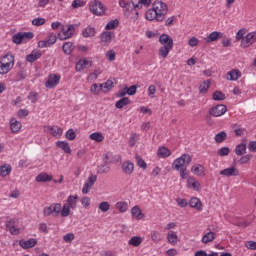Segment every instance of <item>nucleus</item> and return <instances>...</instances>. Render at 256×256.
<instances>
[{
	"instance_id": "obj_1",
	"label": "nucleus",
	"mask_w": 256,
	"mask_h": 256,
	"mask_svg": "<svg viewBox=\"0 0 256 256\" xmlns=\"http://www.w3.org/2000/svg\"><path fill=\"white\" fill-rule=\"evenodd\" d=\"M15 67V56L8 52L0 57V75H7Z\"/></svg>"
},
{
	"instance_id": "obj_2",
	"label": "nucleus",
	"mask_w": 256,
	"mask_h": 256,
	"mask_svg": "<svg viewBox=\"0 0 256 256\" xmlns=\"http://www.w3.org/2000/svg\"><path fill=\"white\" fill-rule=\"evenodd\" d=\"M78 203H79L78 195L68 196L66 203L63 204L62 206L61 217H69V215H71V211H75V209H77Z\"/></svg>"
},
{
	"instance_id": "obj_3",
	"label": "nucleus",
	"mask_w": 256,
	"mask_h": 256,
	"mask_svg": "<svg viewBox=\"0 0 256 256\" xmlns=\"http://www.w3.org/2000/svg\"><path fill=\"white\" fill-rule=\"evenodd\" d=\"M191 161H193V157H191L189 154H182L173 161L172 167L174 171L187 169L189 165H191Z\"/></svg>"
},
{
	"instance_id": "obj_4",
	"label": "nucleus",
	"mask_w": 256,
	"mask_h": 256,
	"mask_svg": "<svg viewBox=\"0 0 256 256\" xmlns=\"http://www.w3.org/2000/svg\"><path fill=\"white\" fill-rule=\"evenodd\" d=\"M61 211H63L61 203H52L50 206L44 207L43 215L44 217H59Z\"/></svg>"
},
{
	"instance_id": "obj_5",
	"label": "nucleus",
	"mask_w": 256,
	"mask_h": 256,
	"mask_svg": "<svg viewBox=\"0 0 256 256\" xmlns=\"http://www.w3.org/2000/svg\"><path fill=\"white\" fill-rule=\"evenodd\" d=\"M156 15H158V21H163L167 15V4L162 1H155L152 5Z\"/></svg>"
},
{
	"instance_id": "obj_6",
	"label": "nucleus",
	"mask_w": 256,
	"mask_h": 256,
	"mask_svg": "<svg viewBox=\"0 0 256 256\" xmlns=\"http://www.w3.org/2000/svg\"><path fill=\"white\" fill-rule=\"evenodd\" d=\"M73 33H75V26L73 24H67L62 27L61 33L58 34L60 41H65L67 39H71L73 37Z\"/></svg>"
},
{
	"instance_id": "obj_7",
	"label": "nucleus",
	"mask_w": 256,
	"mask_h": 256,
	"mask_svg": "<svg viewBox=\"0 0 256 256\" xmlns=\"http://www.w3.org/2000/svg\"><path fill=\"white\" fill-rule=\"evenodd\" d=\"M33 37V32H19L12 37V41L15 45H21V43L29 41V39H33Z\"/></svg>"
},
{
	"instance_id": "obj_8",
	"label": "nucleus",
	"mask_w": 256,
	"mask_h": 256,
	"mask_svg": "<svg viewBox=\"0 0 256 256\" xmlns=\"http://www.w3.org/2000/svg\"><path fill=\"white\" fill-rule=\"evenodd\" d=\"M89 9L91 13L97 16L105 15V6L103 3L95 0L90 3Z\"/></svg>"
},
{
	"instance_id": "obj_9",
	"label": "nucleus",
	"mask_w": 256,
	"mask_h": 256,
	"mask_svg": "<svg viewBox=\"0 0 256 256\" xmlns=\"http://www.w3.org/2000/svg\"><path fill=\"white\" fill-rule=\"evenodd\" d=\"M60 81H61V75H59V74H49L48 79L45 82V87L47 89H53L54 87H57V85H59Z\"/></svg>"
},
{
	"instance_id": "obj_10",
	"label": "nucleus",
	"mask_w": 256,
	"mask_h": 256,
	"mask_svg": "<svg viewBox=\"0 0 256 256\" xmlns=\"http://www.w3.org/2000/svg\"><path fill=\"white\" fill-rule=\"evenodd\" d=\"M255 41H256V33L255 32H249L242 39L240 47H242V49H247V47H251V45H253V43H255Z\"/></svg>"
},
{
	"instance_id": "obj_11",
	"label": "nucleus",
	"mask_w": 256,
	"mask_h": 256,
	"mask_svg": "<svg viewBox=\"0 0 256 256\" xmlns=\"http://www.w3.org/2000/svg\"><path fill=\"white\" fill-rule=\"evenodd\" d=\"M220 175H222V177H227L228 179L230 177H239V168L235 165L230 166L221 170Z\"/></svg>"
},
{
	"instance_id": "obj_12",
	"label": "nucleus",
	"mask_w": 256,
	"mask_h": 256,
	"mask_svg": "<svg viewBox=\"0 0 256 256\" xmlns=\"http://www.w3.org/2000/svg\"><path fill=\"white\" fill-rule=\"evenodd\" d=\"M209 113L212 115V117H221L227 113V106L225 104L213 106Z\"/></svg>"
},
{
	"instance_id": "obj_13",
	"label": "nucleus",
	"mask_w": 256,
	"mask_h": 256,
	"mask_svg": "<svg viewBox=\"0 0 256 256\" xmlns=\"http://www.w3.org/2000/svg\"><path fill=\"white\" fill-rule=\"evenodd\" d=\"M93 65V61L89 58H81L77 63H76V71L78 73H81V71H85V69H89Z\"/></svg>"
},
{
	"instance_id": "obj_14",
	"label": "nucleus",
	"mask_w": 256,
	"mask_h": 256,
	"mask_svg": "<svg viewBox=\"0 0 256 256\" xmlns=\"http://www.w3.org/2000/svg\"><path fill=\"white\" fill-rule=\"evenodd\" d=\"M95 181H97L96 175H91L88 177L87 181L84 183L83 188H82L83 195H87V193H89V191H91V186L95 185Z\"/></svg>"
},
{
	"instance_id": "obj_15",
	"label": "nucleus",
	"mask_w": 256,
	"mask_h": 256,
	"mask_svg": "<svg viewBox=\"0 0 256 256\" xmlns=\"http://www.w3.org/2000/svg\"><path fill=\"white\" fill-rule=\"evenodd\" d=\"M186 187L188 189H193L194 191H201V183H199L193 176L188 177Z\"/></svg>"
},
{
	"instance_id": "obj_16",
	"label": "nucleus",
	"mask_w": 256,
	"mask_h": 256,
	"mask_svg": "<svg viewBox=\"0 0 256 256\" xmlns=\"http://www.w3.org/2000/svg\"><path fill=\"white\" fill-rule=\"evenodd\" d=\"M159 43L162 47H174L173 38L169 34H161L159 36Z\"/></svg>"
},
{
	"instance_id": "obj_17",
	"label": "nucleus",
	"mask_w": 256,
	"mask_h": 256,
	"mask_svg": "<svg viewBox=\"0 0 256 256\" xmlns=\"http://www.w3.org/2000/svg\"><path fill=\"white\" fill-rule=\"evenodd\" d=\"M121 169H122V173H124V175H132L133 171H135V164H133V162L127 160L122 163Z\"/></svg>"
},
{
	"instance_id": "obj_18",
	"label": "nucleus",
	"mask_w": 256,
	"mask_h": 256,
	"mask_svg": "<svg viewBox=\"0 0 256 256\" xmlns=\"http://www.w3.org/2000/svg\"><path fill=\"white\" fill-rule=\"evenodd\" d=\"M207 231L208 232L205 233L201 239L204 245H207L208 243H213V241H215V238L217 237V234L211 231V228H207Z\"/></svg>"
},
{
	"instance_id": "obj_19",
	"label": "nucleus",
	"mask_w": 256,
	"mask_h": 256,
	"mask_svg": "<svg viewBox=\"0 0 256 256\" xmlns=\"http://www.w3.org/2000/svg\"><path fill=\"white\" fill-rule=\"evenodd\" d=\"M132 219H135L136 221H141V219H145V215L143 214V211H141V208L139 206H134L130 210Z\"/></svg>"
},
{
	"instance_id": "obj_20",
	"label": "nucleus",
	"mask_w": 256,
	"mask_h": 256,
	"mask_svg": "<svg viewBox=\"0 0 256 256\" xmlns=\"http://www.w3.org/2000/svg\"><path fill=\"white\" fill-rule=\"evenodd\" d=\"M41 50L39 49H34L31 51L30 54H28L26 56V61L28 63H35V61H37V59H41Z\"/></svg>"
},
{
	"instance_id": "obj_21",
	"label": "nucleus",
	"mask_w": 256,
	"mask_h": 256,
	"mask_svg": "<svg viewBox=\"0 0 256 256\" xmlns=\"http://www.w3.org/2000/svg\"><path fill=\"white\" fill-rule=\"evenodd\" d=\"M191 173L197 177H203L205 175V166L201 164H194L191 167Z\"/></svg>"
},
{
	"instance_id": "obj_22",
	"label": "nucleus",
	"mask_w": 256,
	"mask_h": 256,
	"mask_svg": "<svg viewBox=\"0 0 256 256\" xmlns=\"http://www.w3.org/2000/svg\"><path fill=\"white\" fill-rule=\"evenodd\" d=\"M19 245L22 247V249H31L37 245V239L30 238L28 240H20Z\"/></svg>"
},
{
	"instance_id": "obj_23",
	"label": "nucleus",
	"mask_w": 256,
	"mask_h": 256,
	"mask_svg": "<svg viewBox=\"0 0 256 256\" xmlns=\"http://www.w3.org/2000/svg\"><path fill=\"white\" fill-rule=\"evenodd\" d=\"M119 6L126 11H135V9H137V4H135L133 1L127 2L125 0H120Z\"/></svg>"
},
{
	"instance_id": "obj_24",
	"label": "nucleus",
	"mask_w": 256,
	"mask_h": 256,
	"mask_svg": "<svg viewBox=\"0 0 256 256\" xmlns=\"http://www.w3.org/2000/svg\"><path fill=\"white\" fill-rule=\"evenodd\" d=\"M9 124L12 133H19L21 131V127H23L21 122L18 121L16 118H11Z\"/></svg>"
},
{
	"instance_id": "obj_25",
	"label": "nucleus",
	"mask_w": 256,
	"mask_h": 256,
	"mask_svg": "<svg viewBox=\"0 0 256 256\" xmlns=\"http://www.w3.org/2000/svg\"><path fill=\"white\" fill-rule=\"evenodd\" d=\"M222 38H223V33L214 31L210 33L207 37H205L204 41H206V43H213L215 41H218V39H222Z\"/></svg>"
},
{
	"instance_id": "obj_26",
	"label": "nucleus",
	"mask_w": 256,
	"mask_h": 256,
	"mask_svg": "<svg viewBox=\"0 0 256 256\" xmlns=\"http://www.w3.org/2000/svg\"><path fill=\"white\" fill-rule=\"evenodd\" d=\"M6 229L10 231L11 235H19L21 229L15 226V220H10L6 223Z\"/></svg>"
},
{
	"instance_id": "obj_27",
	"label": "nucleus",
	"mask_w": 256,
	"mask_h": 256,
	"mask_svg": "<svg viewBox=\"0 0 256 256\" xmlns=\"http://www.w3.org/2000/svg\"><path fill=\"white\" fill-rule=\"evenodd\" d=\"M173 48L172 47H169V46H161L159 49H158V57L160 59H167V57H169V53H171V50Z\"/></svg>"
},
{
	"instance_id": "obj_28",
	"label": "nucleus",
	"mask_w": 256,
	"mask_h": 256,
	"mask_svg": "<svg viewBox=\"0 0 256 256\" xmlns=\"http://www.w3.org/2000/svg\"><path fill=\"white\" fill-rule=\"evenodd\" d=\"M194 256H233V255L229 252H222L220 255H219V252H211L207 254V252L200 250V251H197L194 254Z\"/></svg>"
},
{
	"instance_id": "obj_29",
	"label": "nucleus",
	"mask_w": 256,
	"mask_h": 256,
	"mask_svg": "<svg viewBox=\"0 0 256 256\" xmlns=\"http://www.w3.org/2000/svg\"><path fill=\"white\" fill-rule=\"evenodd\" d=\"M46 130L52 135L53 137H61L63 135V129L58 126H48Z\"/></svg>"
},
{
	"instance_id": "obj_30",
	"label": "nucleus",
	"mask_w": 256,
	"mask_h": 256,
	"mask_svg": "<svg viewBox=\"0 0 256 256\" xmlns=\"http://www.w3.org/2000/svg\"><path fill=\"white\" fill-rule=\"evenodd\" d=\"M36 181L37 183H49V181H53V176L42 172L36 176Z\"/></svg>"
},
{
	"instance_id": "obj_31",
	"label": "nucleus",
	"mask_w": 256,
	"mask_h": 256,
	"mask_svg": "<svg viewBox=\"0 0 256 256\" xmlns=\"http://www.w3.org/2000/svg\"><path fill=\"white\" fill-rule=\"evenodd\" d=\"M239 78H241V71L239 69H233L227 72V81H237Z\"/></svg>"
},
{
	"instance_id": "obj_32",
	"label": "nucleus",
	"mask_w": 256,
	"mask_h": 256,
	"mask_svg": "<svg viewBox=\"0 0 256 256\" xmlns=\"http://www.w3.org/2000/svg\"><path fill=\"white\" fill-rule=\"evenodd\" d=\"M157 155L160 159H167V157H171V150L165 146H161L158 148Z\"/></svg>"
},
{
	"instance_id": "obj_33",
	"label": "nucleus",
	"mask_w": 256,
	"mask_h": 256,
	"mask_svg": "<svg viewBox=\"0 0 256 256\" xmlns=\"http://www.w3.org/2000/svg\"><path fill=\"white\" fill-rule=\"evenodd\" d=\"M56 147L67 153L68 155H71V146H69V142L67 141H57Z\"/></svg>"
},
{
	"instance_id": "obj_34",
	"label": "nucleus",
	"mask_w": 256,
	"mask_h": 256,
	"mask_svg": "<svg viewBox=\"0 0 256 256\" xmlns=\"http://www.w3.org/2000/svg\"><path fill=\"white\" fill-rule=\"evenodd\" d=\"M11 171H13L11 164H3L0 166V177H7L11 175Z\"/></svg>"
},
{
	"instance_id": "obj_35",
	"label": "nucleus",
	"mask_w": 256,
	"mask_h": 256,
	"mask_svg": "<svg viewBox=\"0 0 256 256\" xmlns=\"http://www.w3.org/2000/svg\"><path fill=\"white\" fill-rule=\"evenodd\" d=\"M189 205L190 207H192V209H196L197 211H201V208L203 207L201 200H199V198L197 197L191 198L189 201Z\"/></svg>"
},
{
	"instance_id": "obj_36",
	"label": "nucleus",
	"mask_w": 256,
	"mask_h": 256,
	"mask_svg": "<svg viewBox=\"0 0 256 256\" xmlns=\"http://www.w3.org/2000/svg\"><path fill=\"white\" fill-rule=\"evenodd\" d=\"M179 240V236H177V232L169 231L167 233V241L170 245H177V241Z\"/></svg>"
},
{
	"instance_id": "obj_37",
	"label": "nucleus",
	"mask_w": 256,
	"mask_h": 256,
	"mask_svg": "<svg viewBox=\"0 0 256 256\" xmlns=\"http://www.w3.org/2000/svg\"><path fill=\"white\" fill-rule=\"evenodd\" d=\"M145 17L147 21H159V16L156 14L153 8L147 10Z\"/></svg>"
},
{
	"instance_id": "obj_38",
	"label": "nucleus",
	"mask_w": 256,
	"mask_h": 256,
	"mask_svg": "<svg viewBox=\"0 0 256 256\" xmlns=\"http://www.w3.org/2000/svg\"><path fill=\"white\" fill-rule=\"evenodd\" d=\"M141 243H143V238L141 236H133L128 241V245H131L132 247H140Z\"/></svg>"
},
{
	"instance_id": "obj_39",
	"label": "nucleus",
	"mask_w": 256,
	"mask_h": 256,
	"mask_svg": "<svg viewBox=\"0 0 256 256\" xmlns=\"http://www.w3.org/2000/svg\"><path fill=\"white\" fill-rule=\"evenodd\" d=\"M73 49H75L73 42H65L62 46V51L65 55H71V53H73Z\"/></svg>"
},
{
	"instance_id": "obj_40",
	"label": "nucleus",
	"mask_w": 256,
	"mask_h": 256,
	"mask_svg": "<svg viewBox=\"0 0 256 256\" xmlns=\"http://www.w3.org/2000/svg\"><path fill=\"white\" fill-rule=\"evenodd\" d=\"M116 209H118L120 213H127V211H129V204L125 201H119L116 203Z\"/></svg>"
},
{
	"instance_id": "obj_41",
	"label": "nucleus",
	"mask_w": 256,
	"mask_h": 256,
	"mask_svg": "<svg viewBox=\"0 0 256 256\" xmlns=\"http://www.w3.org/2000/svg\"><path fill=\"white\" fill-rule=\"evenodd\" d=\"M89 137L92 141H96V143H102L105 140V136L101 132H94Z\"/></svg>"
},
{
	"instance_id": "obj_42",
	"label": "nucleus",
	"mask_w": 256,
	"mask_h": 256,
	"mask_svg": "<svg viewBox=\"0 0 256 256\" xmlns=\"http://www.w3.org/2000/svg\"><path fill=\"white\" fill-rule=\"evenodd\" d=\"M246 152H247V145L245 143L238 144L235 148V153L239 157H241V155H245Z\"/></svg>"
},
{
	"instance_id": "obj_43",
	"label": "nucleus",
	"mask_w": 256,
	"mask_h": 256,
	"mask_svg": "<svg viewBox=\"0 0 256 256\" xmlns=\"http://www.w3.org/2000/svg\"><path fill=\"white\" fill-rule=\"evenodd\" d=\"M150 237L153 243H159L160 241H163V236H161V233L156 230L151 231Z\"/></svg>"
},
{
	"instance_id": "obj_44",
	"label": "nucleus",
	"mask_w": 256,
	"mask_h": 256,
	"mask_svg": "<svg viewBox=\"0 0 256 256\" xmlns=\"http://www.w3.org/2000/svg\"><path fill=\"white\" fill-rule=\"evenodd\" d=\"M129 103H131V101L129 100V98L124 97V98L118 100V101L115 103V107H116V109H123V107H126V105H129Z\"/></svg>"
},
{
	"instance_id": "obj_45",
	"label": "nucleus",
	"mask_w": 256,
	"mask_h": 256,
	"mask_svg": "<svg viewBox=\"0 0 256 256\" xmlns=\"http://www.w3.org/2000/svg\"><path fill=\"white\" fill-rule=\"evenodd\" d=\"M111 39H113L111 32L106 31L100 34V41H102V43H111Z\"/></svg>"
},
{
	"instance_id": "obj_46",
	"label": "nucleus",
	"mask_w": 256,
	"mask_h": 256,
	"mask_svg": "<svg viewBox=\"0 0 256 256\" xmlns=\"http://www.w3.org/2000/svg\"><path fill=\"white\" fill-rule=\"evenodd\" d=\"M225 139H227V133L225 131H221L214 136L216 143H223Z\"/></svg>"
},
{
	"instance_id": "obj_47",
	"label": "nucleus",
	"mask_w": 256,
	"mask_h": 256,
	"mask_svg": "<svg viewBox=\"0 0 256 256\" xmlns=\"http://www.w3.org/2000/svg\"><path fill=\"white\" fill-rule=\"evenodd\" d=\"M82 35L86 38L95 37V28L88 26L83 30Z\"/></svg>"
},
{
	"instance_id": "obj_48",
	"label": "nucleus",
	"mask_w": 256,
	"mask_h": 256,
	"mask_svg": "<svg viewBox=\"0 0 256 256\" xmlns=\"http://www.w3.org/2000/svg\"><path fill=\"white\" fill-rule=\"evenodd\" d=\"M209 87H211V82L209 80L202 82L199 86V93H207Z\"/></svg>"
},
{
	"instance_id": "obj_49",
	"label": "nucleus",
	"mask_w": 256,
	"mask_h": 256,
	"mask_svg": "<svg viewBox=\"0 0 256 256\" xmlns=\"http://www.w3.org/2000/svg\"><path fill=\"white\" fill-rule=\"evenodd\" d=\"M111 171V167L107 166V164H101L97 167V173L100 175H105V173H109Z\"/></svg>"
},
{
	"instance_id": "obj_50",
	"label": "nucleus",
	"mask_w": 256,
	"mask_h": 256,
	"mask_svg": "<svg viewBox=\"0 0 256 256\" xmlns=\"http://www.w3.org/2000/svg\"><path fill=\"white\" fill-rule=\"evenodd\" d=\"M101 91H103V85H101V84H93L90 87V92L93 95H99V93H101Z\"/></svg>"
},
{
	"instance_id": "obj_51",
	"label": "nucleus",
	"mask_w": 256,
	"mask_h": 256,
	"mask_svg": "<svg viewBox=\"0 0 256 256\" xmlns=\"http://www.w3.org/2000/svg\"><path fill=\"white\" fill-rule=\"evenodd\" d=\"M101 85L103 93H109V91H111V88L113 87V80H107Z\"/></svg>"
},
{
	"instance_id": "obj_52",
	"label": "nucleus",
	"mask_w": 256,
	"mask_h": 256,
	"mask_svg": "<svg viewBox=\"0 0 256 256\" xmlns=\"http://www.w3.org/2000/svg\"><path fill=\"white\" fill-rule=\"evenodd\" d=\"M116 27H119V20H117V19L109 21L106 24L105 29L107 31H111L113 29H116Z\"/></svg>"
},
{
	"instance_id": "obj_53",
	"label": "nucleus",
	"mask_w": 256,
	"mask_h": 256,
	"mask_svg": "<svg viewBox=\"0 0 256 256\" xmlns=\"http://www.w3.org/2000/svg\"><path fill=\"white\" fill-rule=\"evenodd\" d=\"M103 162L105 165H111V163H115V157L113 156V153L109 152L105 154Z\"/></svg>"
},
{
	"instance_id": "obj_54",
	"label": "nucleus",
	"mask_w": 256,
	"mask_h": 256,
	"mask_svg": "<svg viewBox=\"0 0 256 256\" xmlns=\"http://www.w3.org/2000/svg\"><path fill=\"white\" fill-rule=\"evenodd\" d=\"M98 209L102 211V213H107L111 209V204L107 201H103L98 205Z\"/></svg>"
},
{
	"instance_id": "obj_55",
	"label": "nucleus",
	"mask_w": 256,
	"mask_h": 256,
	"mask_svg": "<svg viewBox=\"0 0 256 256\" xmlns=\"http://www.w3.org/2000/svg\"><path fill=\"white\" fill-rule=\"evenodd\" d=\"M76 137H77V134L75 133V130H73L72 128L67 130L66 139L68 141H75Z\"/></svg>"
},
{
	"instance_id": "obj_56",
	"label": "nucleus",
	"mask_w": 256,
	"mask_h": 256,
	"mask_svg": "<svg viewBox=\"0 0 256 256\" xmlns=\"http://www.w3.org/2000/svg\"><path fill=\"white\" fill-rule=\"evenodd\" d=\"M230 152L231 149H229V147H222L218 149L217 155H219V157H227V155H229Z\"/></svg>"
},
{
	"instance_id": "obj_57",
	"label": "nucleus",
	"mask_w": 256,
	"mask_h": 256,
	"mask_svg": "<svg viewBox=\"0 0 256 256\" xmlns=\"http://www.w3.org/2000/svg\"><path fill=\"white\" fill-rule=\"evenodd\" d=\"M151 5V0H138L136 4L137 9H143V7H149Z\"/></svg>"
},
{
	"instance_id": "obj_58",
	"label": "nucleus",
	"mask_w": 256,
	"mask_h": 256,
	"mask_svg": "<svg viewBox=\"0 0 256 256\" xmlns=\"http://www.w3.org/2000/svg\"><path fill=\"white\" fill-rule=\"evenodd\" d=\"M214 101H225V94L221 91H216L213 93Z\"/></svg>"
},
{
	"instance_id": "obj_59",
	"label": "nucleus",
	"mask_w": 256,
	"mask_h": 256,
	"mask_svg": "<svg viewBox=\"0 0 256 256\" xmlns=\"http://www.w3.org/2000/svg\"><path fill=\"white\" fill-rule=\"evenodd\" d=\"M137 141H139V134H131L129 138V145L130 147H134L136 145Z\"/></svg>"
},
{
	"instance_id": "obj_60",
	"label": "nucleus",
	"mask_w": 256,
	"mask_h": 256,
	"mask_svg": "<svg viewBox=\"0 0 256 256\" xmlns=\"http://www.w3.org/2000/svg\"><path fill=\"white\" fill-rule=\"evenodd\" d=\"M136 163L140 169H147V162L141 156H136Z\"/></svg>"
},
{
	"instance_id": "obj_61",
	"label": "nucleus",
	"mask_w": 256,
	"mask_h": 256,
	"mask_svg": "<svg viewBox=\"0 0 256 256\" xmlns=\"http://www.w3.org/2000/svg\"><path fill=\"white\" fill-rule=\"evenodd\" d=\"M32 25H34V27H41V25H45V18H34L32 20Z\"/></svg>"
},
{
	"instance_id": "obj_62",
	"label": "nucleus",
	"mask_w": 256,
	"mask_h": 256,
	"mask_svg": "<svg viewBox=\"0 0 256 256\" xmlns=\"http://www.w3.org/2000/svg\"><path fill=\"white\" fill-rule=\"evenodd\" d=\"M117 57V53L115 52V50H108L106 52V58L108 59V61H115V58Z\"/></svg>"
},
{
	"instance_id": "obj_63",
	"label": "nucleus",
	"mask_w": 256,
	"mask_h": 256,
	"mask_svg": "<svg viewBox=\"0 0 256 256\" xmlns=\"http://www.w3.org/2000/svg\"><path fill=\"white\" fill-rule=\"evenodd\" d=\"M245 247H246V249H249L250 251H256V242L253 240L246 241Z\"/></svg>"
},
{
	"instance_id": "obj_64",
	"label": "nucleus",
	"mask_w": 256,
	"mask_h": 256,
	"mask_svg": "<svg viewBox=\"0 0 256 256\" xmlns=\"http://www.w3.org/2000/svg\"><path fill=\"white\" fill-rule=\"evenodd\" d=\"M38 95H39V94H38L37 92L32 91V92H30L29 95L27 96V99H28L29 101H31V103H37V96H38Z\"/></svg>"
}]
</instances>
